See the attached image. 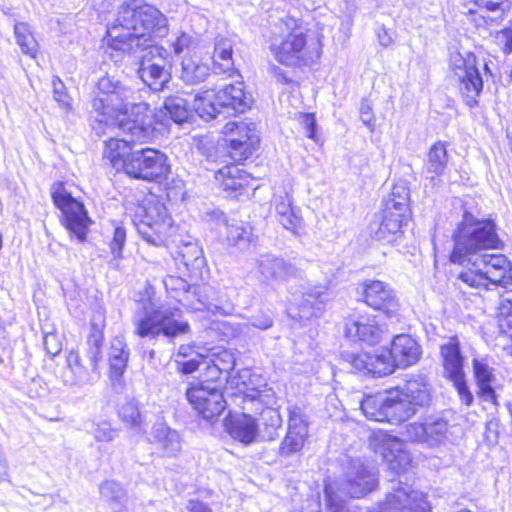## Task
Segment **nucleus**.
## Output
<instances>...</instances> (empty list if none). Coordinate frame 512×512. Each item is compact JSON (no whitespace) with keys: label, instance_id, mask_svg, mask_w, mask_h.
Segmentation results:
<instances>
[{"label":"nucleus","instance_id":"f257e3e1","mask_svg":"<svg viewBox=\"0 0 512 512\" xmlns=\"http://www.w3.org/2000/svg\"><path fill=\"white\" fill-rule=\"evenodd\" d=\"M453 241L450 261L467 265L456 276V285L464 293H480L489 285L506 287L512 283L508 259L504 255L486 253L501 246L493 219H480L465 211Z\"/></svg>","mask_w":512,"mask_h":512},{"label":"nucleus","instance_id":"c756f323","mask_svg":"<svg viewBox=\"0 0 512 512\" xmlns=\"http://www.w3.org/2000/svg\"><path fill=\"white\" fill-rule=\"evenodd\" d=\"M225 428L229 435L243 443L249 445L256 441L259 435L258 424L256 420L248 415L241 414L225 420Z\"/></svg>","mask_w":512,"mask_h":512},{"label":"nucleus","instance_id":"3c124183","mask_svg":"<svg viewBox=\"0 0 512 512\" xmlns=\"http://www.w3.org/2000/svg\"><path fill=\"white\" fill-rule=\"evenodd\" d=\"M118 413L121 420L130 425L137 433H145L139 407L135 401L129 400L124 403Z\"/></svg>","mask_w":512,"mask_h":512},{"label":"nucleus","instance_id":"c85d7f7f","mask_svg":"<svg viewBox=\"0 0 512 512\" xmlns=\"http://www.w3.org/2000/svg\"><path fill=\"white\" fill-rule=\"evenodd\" d=\"M148 440L157 444L163 454L168 457L176 456L182 449L179 433L162 421L153 424Z\"/></svg>","mask_w":512,"mask_h":512},{"label":"nucleus","instance_id":"f3484780","mask_svg":"<svg viewBox=\"0 0 512 512\" xmlns=\"http://www.w3.org/2000/svg\"><path fill=\"white\" fill-rule=\"evenodd\" d=\"M224 129L227 134H230L228 141L234 160H245L257 149L260 138L255 123L228 122Z\"/></svg>","mask_w":512,"mask_h":512},{"label":"nucleus","instance_id":"774afa93","mask_svg":"<svg viewBox=\"0 0 512 512\" xmlns=\"http://www.w3.org/2000/svg\"><path fill=\"white\" fill-rule=\"evenodd\" d=\"M198 357H191L187 360H177V364L179 369L184 374H191L199 369L200 361L197 359Z\"/></svg>","mask_w":512,"mask_h":512},{"label":"nucleus","instance_id":"4be33fe9","mask_svg":"<svg viewBox=\"0 0 512 512\" xmlns=\"http://www.w3.org/2000/svg\"><path fill=\"white\" fill-rule=\"evenodd\" d=\"M297 273L292 263L275 254L263 253L255 259V276L261 283L285 282Z\"/></svg>","mask_w":512,"mask_h":512},{"label":"nucleus","instance_id":"5701e85b","mask_svg":"<svg viewBox=\"0 0 512 512\" xmlns=\"http://www.w3.org/2000/svg\"><path fill=\"white\" fill-rule=\"evenodd\" d=\"M174 259L178 268L186 273L192 280L203 279L207 272L206 259L198 242L192 237L181 240L177 247Z\"/></svg>","mask_w":512,"mask_h":512},{"label":"nucleus","instance_id":"423d86ee","mask_svg":"<svg viewBox=\"0 0 512 512\" xmlns=\"http://www.w3.org/2000/svg\"><path fill=\"white\" fill-rule=\"evenodd\" d=\"M252 103V98L244 92L242 82L225 85L217 92L204 91L194 98L193 108L196 113L205 120H212L218 114H241L247 111Z\"/></svg>","mask_w":512,"mask_h":512},{"label":"nucleus","instance_id":"ddd939ff","mask_svg":"<svg viewBox=\"0 0 512 512\" xmlns=\"http://www.w3.org/2000/svg\"><path fill=\"white\" fill-rule=\"evenodd\" d=\"M51 196L55 206L63 213V224L66 229L80 242L85 241L91 220L83 203L73 198L62 183L52 185Z\"/></svg>","mask_w":512,"mask_h":512},{"label":"nucleus","instance_id":"69168bd1","mask_svg":"<svg viewBox=\"0 0 512 512\" xmlns=\"http://www.w3.org/2000/svg\"><path fill=\"white\" fill-rule=\"evenodd\" d=\"M44 348L51 356H56L62 349L61 343L58 341L56 334H47L44 337Z\"/></svg>","mask_w":512,"mask_h":512},{"label":"nucleus","instance_id":"de8ad7c7","mask_svg":"<svg viewBox=\"0 0 512 512\" xmlns=\"http://www.w3.org/2000/svg\"><path fill=\"white\" fill-rule=\"evenodd\" d=\"M448 163L446 146L442 142L435 143L429 150L426 163V172L430 174L433 180L436 176L443 174Z\"/></svg>","mask_w":512,"mask_h":512},{"label":"nucleus","instance_id":"f704fd0d","mask_svg":"<svg viewBox=\"0 0 512 512\" xmlns=\"http://www.w3.org/2000/svg\"><path fill=\"white\" fill-rule=\"evenodd\" d=\"M130 351L123 337H114L110 342L108 361L110 379L119 382L128 366Z\"/></svg>","mask_w":512,"mask_h":512},{"label":"nucleus","instance_id":"79ce46f5","mask_svg":"<svg viewBox=\"0 0 512 512\" xmlns=\"http://www.w3.org/2000/svg\"><path fill=\"white\" fill-rule=\"evenodd\" d=\"M212 216L216 218L218 223L226 227L229 244L242 247L250 242L252 230L249 225L244 223L229 224L226 216L221 211H213Z\"/></svg>","mask_w":512,"mask_h":512},{"label":"nucleus","instance_id":"58836bf2","mask_svg":"<svg viewBox=\"0 0 512 512\" xmlns=\"http://www.w3.org/2000/svg\"><path fill=\"white\" fill-rule=\"evenodd\" d=\"M104 325L91 323L90 332L86 339L85 356L89 360L91 370L98 373L99 363L102 361V348L104 343Z\"/></svg>","mask_w":512,"mask_h":512},{"label":"nucleus","instance_id":"f03ea898","mask_svg":"<svg viewBox=\"0 0 512 512\" xmlns=\"http://www.w3.org/2000/svg\"><path fill=\"white\" fill-rule=\"evenodd\" d=\"M95 121L106 126L117 124L133 140L145 141L153 134L149 105L139 91L110 76L101 77L91 102Z\"/></svg>","mask_w":512,"mask_h":512},{"label":"nucleus","instance_id":"1a4fd4ad","mask_svg":"<svg viewBox=\"0 0 512 512\" xmlns=\"http://www.w3.org/2000/svg\"><path fill=\"white\" fill-rule=\"evenodd\" d=\"M449 67L458 78L459 91L466 105H477V98L483 89V80L477 67L476 56L467 50L451 49Z\"/></svg>","mask_w":512,"mask_h":512},{"label":"nucleus","instance_id":"a19ab883","mask_svg":"<svg viewBox=\"0 0 512 512\" xmlns=\"http://www.w3.org/2000/svg\"><path fill=\"white\" fill-rule=\"evenodd\" d=\"M360 409L366 418L376 422H388L387 394L366 396L360 402Z\"/></svg>","mask_w":512,"mask_h":512},{"label":"nucleus","instance_id":"5fc2aeb1","mask_svg":"<svg viewBox=\"0 0 512 512\" xmlns=\"http://www.w3.org/2000/svg\"><path fill=\"white\" fill-rule=\"evenodd\" d=\"M449 381L452 382L456 389L460 401L466 406H471L474 402V396L467 385L466 375L464 374L457 378L449 379Z\"/></svg>","mask_w":512,"mask_h":512},{"label":"nucleus","instance_id":"b1692460","mask_svg":"<svg viewBox=\"0 0 512 512\" xmlns=\"http://www.w3.org/2000/svg\"><path fill=\"white\" fill-rule=\"evenodd\" d=\"M363 301L375 310L393 317L399 310V303L394 289L380 280H366L362 283Z\"/></svg>","mask_w":512,"mask_h":512},{"label":"nucleus","instance_id":"09e8293b","mask_svg":"<svg viewBox=\"0 0 512 512\" xmlns=\"http://www.w3.org/2000/svg\"><path fill=\"white\" fill-rule=\"evenodd\" d=\"M163 108L170 118L178 124L187 121L190 116L187 101L180 96L166 97Z\"/></svg>","mask_w":512,"mask_h":512},{"label":"nucleus","instance_id":"7ed1b4c3","mask_svg":"<svg viewBox=\"0 0 512 512\" xmlns=\"http://www.w3.org/2000/svg\"><path fill=\"white\" fill-rule=\"evenodd\" d=\"M166 32L164 15L143 0L123 1L114 23L107 28L110 47L127 54H136L153 43L152 33L163 36Z\"/></svg>","mask_w":512,"mask_h":512},{"label":"nucleus","instance_id":"39448f33","mask_svg":"<svg viewBox=\"0 0 512 512\" xmlns=\"http://www.w3.org/2000/svg\"><path fill=\"white\" fill-rule=\"evenodd\" d=\"M378 485V474L374 467L365 465L361 460H352L346 472V478L338 491L332 485L325 486L326 504L330 512H343L345 498H360L373 491Z\"/></svg>","mask_w":512,"mask_h":512},{"label":"nucleus","instance_id":"c9c22d12","mask_svg":"<svg viewBox=\"0 0 512 512\" xmlns=\"http://www.w3.org/2000/svg\"><path fill=\"white\" fill-rule=\"evenodd\" d=\"M386 394L389 423L399 424L417 413V409L398 388L391 389Z\"/></svg>","mask_w":512,"mask_h":512},{"label":"nucleus","instance_id":"bb28decb","mask_svg":"<svg viewBox=\"0 0 512 512\" xmlns=\"http://www.w3.org/2000/svg\"><path fill=\"white\" fill-rule=\"evenodd\" d=\"M396 215L397 213L383 208L382 216L369 224L370 237L386 244L395 243L402 235L401 227L406 219Z\"/></svg>","mask_w":512,"mask_h":512},{"label":"nucleus","instance_id":"49530a36","mask_svg":"<svg viewBox=\"0 0 512 512\" xmlns=\"http://www.w3.org/2000/svg\"><path fill=\"white\" fill-rule=\"evenodd\" d=\"M259 435L263 440L272 441L278 436V429L282 426V418L278 410L265 408L259 418Z\"/></svg>","mask_w":512,"mask_h":512},{"label":"nucleus","instance_id":"680f3d73","mask_svg":"<svg viewBox=\"0 0 512 512\" xmlns=\"http://www.w3.org/2000/svg\"><path fill=\"white\" fill-rule=\"evenodd\" d=\"M54 99L66 110H70V98L66 93L64 83L59 79L55 78L52 82Z\"/></svg>","mask_w":512,"mask_h":512},{"label":"nucleus","instance_id":"a878e982","mask_svg":"<svg viewBox=\"0 0 512 512\" xmlns=\"http://www.w3.org/2000/svg\"><path fill=\"white\" fill-rule=\"evenodd\" d=\"M331 293L325 286H315L303 292L301 299L296 304V312L290 308L291 317L299 320H309L318 317L325 303L330 299Z\"/></svg>","mask_w":512,"mask_h":512},{"label":"nucleus","instance_id":"aec40b11","mask_svg":"<svg viewBox=\"0 0 512 512\" xmlns=\"http://www.w3.org/2000/svg\"><path fill=\"white\" fill-rule=\"evenodd\" d=\"M288 412V430L278 449L281 457H290L300 452L308 438V420L303 409L292 406Z\"/></svg>","mask_w":512,"mask_h":512},{"label":"nucleus","instance_id":"e433bc0d","mask_svg":"<svg viewBox=\"0 0 512 512\" xmlns=\"http://www.w3.org/2000/svg\"><path fill=\"white\" fill-rule=\"evenodd\" d=\"M232 40L223 36H217L214 42L213 68L216 74L231 75L234 72V61L232 58Z\"/></svg>","mask_w":512,"mask_h":512},{"label":"nucleus","instance_id":"9b49d317","mask_svg":"<svg viewBox=\"0 0 512 512\" xmlns=\"http://www.w3.org/2000/svg\"><path fill=\"white\" fill-rule=\"evenodd\" d=\"M139 57L137 74L140 79L153 91H161L170 81L171 73L167 68L169 51L159 45L150 43L141 47L135 54Z\"/></svg>","mask_w":512,"mask_h":512},{"label":"nucleus","instance_id":"6ab92c4d","mask_svg":"<svg viewBox=\"0 0 512 512\" xmlns=\"http://www.w3.org/2000/svg\"><path fill=\"white\" fill-rule=\"evenodd\" d=\"M449 423L440 416H428L421 423L414 422L405 426L404 435L408 440L436 447L448 438Z\"/></svg>","mask_w":512,"mask_h":512},{"label":"nucleus","instance_id":"9d476101","mask_svg":"<svg viewBox=\"0 0 512 512\" xmlns=\"http://www.w3.org/2000/svg\"><path fill=\"white\" fill-rule=\"evenodd\" d=\"M449 67L458 78L459 91L466 105H477V98L483 89V80L477 67L476 56L467 50L451 49Z\"/></svg>","mask_w":512,"mask_h":512},{"label":"nucleus","instance_id":"6e6552de","mask_svg":"<svg viewBox=\"0 0 512 512\" xmlns=\"http://www.w3.org/2000/svg\"><path fill=\"white\" fill-rule=\"evenodd\" d=\"M134 224L140 237L148 244L165 246L173 229L171 217L163 203L147 201L138 208Z\"/></svg>","mask_w":512,"mask_h":512},{"label":"nucleus","instance_id":"20e7f679","mask_svg":"<svg viewBox=\"0 0 512 512\" xmlns=\"http://www.w3.org/2000/svg\"><path fill=\"white\" fill-rule=\"evenodd\" d=\"M134 325L138 336L152 339L162 335L173 341L190 332L189 323L176 319L172 308L158 306L150 298L139 302L134 315Z\"/></svg>","mask_w":512,"mask_h":512},{"label":"nucleus","instance_id":"864d4df0","mask_svg":"<svg viewBox=\"0 0 512 512\" xmlns=\"http://www.w3.org/2000/svg\"><path fill=\"white\" fill-rule=\"evenodd\" d=\"M207 359L218 367L222 372H225L224 380H227V376L234 369L236 364V358L233 352L221 349L217 352H213Z\"/></svg>","mask_w":512,"mask_h":512},{"label":"nucleus","instance_id":"bf43d9fd","mask_svg":"<svg viewBox=\"0 0 512 512\" xmlns=\"http://www.w3.org/2000/svg\"><path fill=\"white\" fill-rule=\"evenodd\" d=\"M126 241V231L122 226H115L112 240L110 241L111 253L115 258L122 256V250Z\"/></svg>","mask_w":512,"mask_h":512},{"label":"nucleus","instance_id":"7c9ffc66","mask_svg":"<svg viewBox=\"0 0 512 512\" xmlns=\"http://www.w3.org/2000/svg\"><path fill=\"white\" fill-rule=\"evenodd\" d=\"M472 366L480 397L497 406V395L493 387L496 381L494 369L489 365L487 359L484 358H474Z\"/></svg>","mask_w":512,"mask_h":512},{"label":"nucleus","instance_id":"a211bd4d","mask_svg":"<svg viewBox=\"0 0 512 512\" xmlns=\"http://www.w3.org/2000/svg\"><path fill=\"white\" fill-rule=\"evenodd\" d=\"M378 512H430V507L424 494L404 484L386 494Z\"/></svg>","mask_w":512,"mask_h":512},{"label":"nucleus","instance_id":"a18cd8bd","mask_svg":"<svg viewBox=\"0 0 512 512\" xmlns=\"http://www.w3.org/2000/svg\"><path fill=\"white\" fill-rule=\"evenodd\" d=\"M409 189L405 183L395 184L388 198L384 201V209L397 213L398 217H407L409 211Z\"/></svg>","mask_w":512,"mask_h":512},{"label":"nucleus","instance_id":"393cba45","mask_svg":"<svg viewBox=\"0 0 512 512\" xmlns=\"http://www.w3.org/2000/svg\"><path fill=\"white\" fill-rule=\"evenodd\" d=\"M421 351L417 342L409 335L400 334L394 337L390 350L381 352V356L388 358L392 373L395 368H406L418 362Z\"/></svg>","mask_w":512,"mask_h":512},{"label":"nucleus","instance_id":"0e129e2a","mask_svg":"<svg viewBox=\"0 0 512 512\" xmlns=\"http://www.w3.org/2000/svg\"><path fill=\"white\" fill-rule=\"evenodd\" d=\"M360 118L364 125L373 130L374 115L372 113V106L368 100L362 101L360 105Z\"/></svg>","mask_w":512,"mask_h":512},{"label":"nucleus","instance_id":"0eeeda50","mask_svg":"<svg viewBox=\"0 0 512 512\" xmlns=\"http://www.w3.org/2000/svg\"><path fill=\"white\" fill-rule=\"evenodd\" d=\"M290 23L296 25L293 18H287L286 25L289 26ZM271 51L278 62L286 66H293L318 59L321 53V44L319 40L308 41L303 28L295 26L281 43H272Z\"/></svg>","mask_w":512,"mask_h":512},{"label":"nucleus","instance_id":"412c9836","mask_svg":"<svg viewBox=\"0 0 512 512\" xmlns=\"http://www.w3.org/2000/svg\"><path fill=\"white\" fill-rule=\"evenodd\" d=\"M342 364L352 373L381 377L392 374V366L388 358L380 354L357 353L345 351L341 354Z\"/></svg>","mask_w":512,"mask_h":512},{"label":"nucleus","instance_id":"37998d69","mask_svg":"<svg viewBox=\"0 0 512 512\" xmlns=\"http://www.w3.org/2000/svg\"><path fill=\"white\" fill-rule=\"evenodd\" d=\"M100 496L114 512H122L126 508L127 492L123 486L114 481L106 480L100 485Z\"/></svg>","mask_w":512,"mask_h":512},{"label":"nucleus","instance_id":"8fccbe9b","mask_svg":"<svg viewBox=\"0 0 512 512\" xmlns=\"http://www.w3.org/2000/svg\"><path fill=\"white\" fill-rule=\"evenodd\" d=\"M14 34L16 42L22 52L34 57L37 52V42L31 33L29 25L24 22L16 23L14 26Z\"/></svg>","mask_w":512,"mask_h":512},{"label":"nucleus","instance_id":"ea45409f","mask_svg":"<svg viewBox=\"0 0 512 512\" xmlns=\"http://www.w3.org/2000/svg\"><path fill=\"white\" fill-rule=\"evenodd\" d=\"M210 74L209 67L197 56H185L181 62V80L189 85L199 84Z\"/></svg>","mask_w":512,"mask_h":512},{"label":"nucleus","instance_id":"72a5a7b5","mask_svg":"<svg viewBox=\"0 0 512 512\" xmlns=\"http://www.w3.org/2000/svg\"><path fill=\"white\" fill-rule=\"evenodd\" d=\"M397 388L417 410L428 406L431 402L430 385L423 375H412L403 386Z\"/></svg>","mask_w":512,"mask_h":512},{"label":"nucleus","instance_id":"052dcab7","mask_svg":"<svg viewBox=\"0 0 512 512\" xmlns=\"http://www.w3.org/2000/svg\"><path fill=\"white\" fill-rule=\"evenodd\" d=\"M500 329L512 328V297H504L500 303Z\"/></svg>","mask_w":512,"mask_h":512},{"label":"nucleus","instance_id":"13d9d810","mask_svg":"<svg viewBox=\"0 0 512 512\" xmlns=\"http://www.w3.org/2000/svg\"><path fill=\"white\" fill-rule=\"evenodd\" d=\"M203 363L206 364L204 380L198 381L197 383H209L211 385H219L222 388V376L225 375V372H222V370H220L218 367H215V365L212 364L208 359L203 360Z\"/></svg>","mask_w":512,"mask_h":512},{"label":"nucleus","instance_id":"2eb2a0df","mask_svg":"<svg viewBox=\"0 0 512 512\" xmlns=\"http://www.w3.org/2000/svg\"><path fill=\"white\" fill-rule=\"evenodd\" d=\"M386 327L381 324L377 315L354 310L345 319V336L353 341H360L369 345L380 342Z\"/></svg>","mask_w":512,"mask_h":512},{"label":"nucleus","instance_id":"603ef678","mask_svg":"<svg viewBox=\"0 0 512 512\" xmlns=\"http://www.w3.org/2000/svg\"><path fill=\"white\" fill-rule=\"evenodd\" d=\"M163 284L172 298L177 301L188 300L192 287L185 279L168 275L163 279Z\"/></svg>","mask_w":512,"mask_h":512},{"label":"nucleus","instance_id":"6e6d98bb","mask_svg":"<svg viewBox=\"0 0 512 512\" xmlns=\"http://www.w3.org/2000/svg\"><path fill=\"white\" fill-rule=\"evenodd\" d=\"M118 434V430L113 428L108 421H99L95 424L93 429L94 438L100 442L113 441Z\"/></svg>","mask_w":512,"mask_h":512},{"label":"nucleus","instance_id":"4468645a","mask_svg":"<svg viewBox=\"0 0 512 512\" xmlns=\"http://www.w3.org/2000/svg\"><path fill=\"white\" fill-rule=\"evenodd\" d=\"M185 395L192 408L207 421L216 420L226 409V401L219 385L191 383Z\"/></svg>","mask_w":512,"mask_h":512},{"label":"nucleus","instance_id":"4c0bfd02","mask_svg":"<svg viewBox=\"0 0 512 512\" xmlns=\"http://www.w3.org/2000/svg\"><path fill=\"white\" fill-rule=\"evenodd\" d=\"M65 385L76 386L88 382L87 369L82 365L80 356L76 351H69L66 356V365L60 373Z\"/></svg>","mask_w":512,"mask_h":512},{"label":"nucleus","instance_id":"338daca9","mask_svg":"<svg viewBox=\"0 0 512 512\" xmlns=\"http://www.w3.org/2000/svg\"><path fill=\"white\" fill-rule=\"evenodd\" d=\"M301 124L306 130V136L310 139L315 138L316 134V120L313 114L304 113L301 115Z\"/></svg>","mask_w":512,"mask_h":512},{"label":"nucleus","instance_id":"4d7b16f0","mask_svg":"<svg viewBox=\"0 0 512 512\" xmlns=\"http://www.w3.org/2000/svg\"><path fill=\"white\" fill-rule=\"evenodd\" d=\"M470 3L477 6L480 10H486L490 12H501L510 9V1L509 0H470Z\"/></svg>","mask_w":512,"mask_h":512},{"label":"nucleus","instance_id":"e2e57ef3","mask_svg":"<svg viewBox=\"0 0 512 512\" xmlns=\"http://www.w3.org/2000/svg\"><path fill=\"white\" fill-rule=\"evenodd\" d=\"M27 394L31 398H40L46 395L48 388L40 376L33 377L27 384Z\"/></svg>","mask_w":512,"mask_h":512},{"label":"nucleus","instance_id":"473e14b6","mask_svg":"<svg viewBox=\"0 0 512 512\" xmlns=\"http://www.w3.org/2000/svg\"><path fill=\"white\" fill-rule=\"evenodd\" d=\"M292 197L288 193L276 195L274 198L277 221L293 234H299L302 228V218L293 207Z\"/></svg>","mask_w":512,"mask_h":512},{"label":"nucleus","instance_id":"f8f14e48","mask_svg":"<svg viewBox=\"0 0 512 512\" xmlns=\"http://www.w3.org/2000/svg\"><path fill=\"white\" fill-rule=\"evenodd\" d=\"M170 170L166 154L147 147L132 152L126 174L134 179L160 183L167 178Z\"/></svg>","mask_w":512,"mask_h":512},{"label":"nucleus","instance_id":"c03bdc74","mask_svg":"<svg viewBox=\"0 0 512 512\" xmlns=\"http://www.w3.org/2000/svg\"><path fill=\"white\" fill-rule=\"evenodd\" d=\"M215 179L226 191L241 190L247 183V175L237 165H226L215 172Z\"/></svg>","mask_w":512,"mask_h":512},{"label":"nucleus","instance_id":"2f4dec72","mask_svg":"<svg viewBox=\"0 0 512 512\" xmlns=\"http://www.w3.org/2000/svg\"><path fill=\"white\" fill-rule=\"evenodd\" d=\"M442 357L443 376L452 379L464 375V358L461 353L460 343L456 337L450 338L440 348Z\"/></svg>","mask_w":512,"mask_h":512},{"label":"nucleus","instance_id":"cd10ccee","mask_svg":"<svg viewBox=\"0 0 512 512\" xmlns=\"http://www.w3.org/2000/svg\"><path fill=\"white\" fill-rule=\"evenodd\" d=\"M125 133L129 135L130 139L111 138L105 142L103 156L104 159L110 162L115 170H124L126 172L130 156L135 150L134 147L130 145V143H137V141L132 139V136L129 132ZM148 140L149 139H146L145 142ZM138 143H144V141H138Z\"/></svg>","mask_w":512,"mask_h":512},{"label":"nucleus","instance_id":"dca6fc26","mask_svg":"<svg viewBox=\"0 0 512 512\" xmlns=\"http://www.w3.org/2000/svg\"><path fill=\"white\" fill-rule=\"evenodd\" d=\"M370 445L375 453L382 456L388 469L395 474L404 472L411 463L410 454L404 450L403 442L384 431L374 433Z\"/></svg>","mask_w":512,"mask_h":512}]
</instances>
